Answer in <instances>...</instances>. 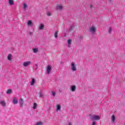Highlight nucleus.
Here are the masks:
<instances>
[{
  "label": "nucleus",
  "mask_w": 125,
  "mask_h": 125,
  "mask_svg": "<svg viewBox=\"0 0 125 125\" xmlns=\"http://www.w3.org/2000/svg\"><path fill=\"white\" fill-rule=\"evenodd\" d=\"M89 31L92 34H94L96 32V27L94 26H92L89 28Z\"/></svg>",
  "instance_id": "nucleus-1"
},
{
  "label": "nucleus",
  "mask_w": 125,
  "mask_h": 125,
  "mask_svg": "<svg viewBox=\"0 0 125 125\" xmlns=\"http://www.w3.org/2000/svg\"><path fill=\"white\" fill-rule=\"evenodd\" d=\"M101 116H97V115H93L92 116V120H94L95 121H99V120H100Z\"/></svg>",
  "instance_id": "nucleus-2"
},
{
  "label": "nucleus",
  "mask_w": 125,
  "mask_h": 125,
  "mask_svg": "<svg viewBox=\"0 0 125 125\" xmlns=\"http://www.w3.org/2000/svg\"><path fill=\"white\" fill-rule=\"evenodd\" d=\"M47 74H50V72L51 71V66L50 65H47Z\"/></svg>",
  "instance_id": "nucleus-3"
},
{
  "label": "nucleus",
  "mask_w": 125,
  "mask_h": 125,
  "mask_svg": "<svg viewBox=\"0 0 125 125\" xmlns=\"http://www.w3.org/2000/svg\"><path fill=\"white\" fill-rule=\"evenodd\" d=\"M71 70H72V71H76V70H77L76 65H75V63L74 62H72L71 63Z\"/></svg>",
  "instance_id": "nucleus-4"
},
{
  "label": "nucleus",
  "mask_w": 125,
  "mask_h": 125,
  "mask_svg": "<svg viewBox=\"0 0 125 125\" xmlns=\"http://www.w3.org/2000/svg\"><path fill=\"white\" fill-rule=\"evenodd\" d=\"M31 64V62L30 61L26 62L23 63V66L24 67H27V66H29Z\"/></svg>",
  "instance_id": "nucleus-5"
},
{
  "label": "nucleus",
  "mask_w": 125,
  "mask_h": 125,
  "mask_svg": "<svg viewBox=\"0 0 125 125\" xmlns=\"http://www.w3.org/2000/svg\"><path fill=\"white\" fill-rule=\"evenodd\" d=\"M13 104H17V103H18V100L15 97H13Z\"/></svg>",
  "instance_id": "nucleus-6"
},
{
  "label": "nucleus",
  "mask_w": 125,
  "mask_h": 125,
  "mask_svg": "<svg viewBox=\"0 0 125 125\" xmlns=\"http://www.w3.org/2000/svg\"><path fill=\"white\" fill-rule=\"evenodd\" d=\"M20 105L21 106H23V105H24V100L22 98H21L20 100Z\"/></svg>",
  "instance_id": "nucleus-7"
},
{
  "label": "nucleus",
  "mask_w": 125,
  "mask_h": 125,
  "mask_svg": "<svg viewBox=\"0 0 125 125\" xmlns=\"http://www.w3.org/2000/svg\"><path fill=\"white\" fill-rule=\"evenodd\" d=\"M111 121L112 123H115L116 122V117H115V116L112 115L111 117Z\"/></svg>",
  "instance_id": "nucleus-8"
},
{
  "label": "nucleus",
  "mask_w": 125,
  "mask_h": 125,
  "mask_svg": "<svg viewBox=\"0 0 125 125\" xmlns=\"http://www.w3.org/2000/svg\"><path fill=\"white\" fill-rule=\"evenodd\" d=\"M11 54H9L7 56V59L8 60H9L10 61H11Z\"/></svg>",
  "instance_id": "nucleus-9"
},
{
  "label": "nucleus",
  "mask_w": 125,
  "mask_h": 125,
  "mask_svg": "<svg viewBox=\"0 0 125 125\" xmlns=\"http://www.w3.org/2000/svg\"><path fill=\"white\" fill-rule=\"evenodd\" d=\"M71 91H75V90H76V86L73 85V86H71Z\"/></svg>",
  "instance_id": "nucleus-10"
},
{
  "label": "nucleus",
  "mask_w": 125,
  "mask_h": 125,
  "mask_svg": "<svg viewBox=\"0 0 125 125\" xmlns=\"http://www.w3.org/2000/svg\"><path fill=\"white\" fill-rule=\"evenodd\" d=\"M54 37L56 38V39H57L58 38V31H57L54 34Z\"/></svg>",
  "instance_id": "nucleus-11"
},
{
  "label": "nucleus",
  "mask_w": 125,
  "mask_h": 125,
  "mask_svg": "<svg viewBox=\"0 0 125 125\" xmlns=\"http://www.w3.org/2000/svg\"><path fill=\"white\" fill-rule=\"evenodd\" d=\"M0 103L1 104V105H2V106H5L6 104H5V102L2 101L0 102Z\"/></svg>",
  "instance_id": "nucleus-12"
},
{
  "label": "nucleus",
  "mask_w": 125,
  "mask_h": 125,
  "mask_svg": "<svg viewBox=\"0 0 125 125\" xmlns=\"http://www.w3.org/2000/svg\"><path fill=\"white\" fill-rule=\"evenodd\" d=\"M61 109V105L60 104H58L57 105V111H59Z\"/></svg>",
  "instance_id": "nucleus-13"
},
{
  "label": "nucleus",
  "mask_w": 125,
  "mask_h": 125,
  "mask_svg": "<svg viewBox=\"0 0 125 125\" xmlns=\"http://www.w3.org/2000/svg\"><path fill=\"white\" fill-rule=\"evenodd\" d=\"M44 27V25L43 24H41L40 26L39 27V30H42Z\"/></svg>",
  "instance_id": "nucleus-14"
},
{
  "label": "nucleus",
  "mask_w": 125,
  "mask_h": 125,
  "mask_svg": "<svg viewBox=\"0 0 125 125\" xmlns=\"http://www.w3.org/2000/svg\"><path fill=\"white\" fill-rule=\"evenodd\" d=\"M37 107H38V104H37V103H34V105H33V109L35 110V109H36Z\"/></svg>",
  "instance_id": "nucleus-15"
},
{
  "label": "nucleus",
  "mask_w": 125,
  "mask_h": 125,
  "mask_svg": "<svg viewBox=\"0 0 125 125\" xmlns=\"http://www.w3.org/2000/svg\"><path fill=\"white\" fill-rule=\"evenodd\" d=\"M9 3L11 5H13L14 4V3H13V0H9Z\"/></svg>",
  "instance_id": "nucleus-16"
},
{
  "label": "nucleus",
  "mask_w": 125,
  "mask_h": 125,
  "mask_svg": "<svg viewBox=\"0 0 125 125\" xmlns=\"http://www.w3.org/2000/svg\"><path fill=\"white\" fill-rule=\"evenodd\" d=\"M34 83H35V79H32V81L31 82V85H33Z\"/></svg>",
  "instance_id": "nucleus-17"
},
{
  "label": "nucleus",
  "mask_w": 125,
  "mask_h": 125,
  "mask_svg": "<svg viewBox=\"0 0 125 125\" xmlns=\"http://www.w3.org/2000/svg\"><path fill=\"white\" fill-rule=\"evenodd\" d=\"M7 94H9L11 93V89H8L6 92Z\"/></svg>",
  "instance_id": "nucleus-18"
},
{
  "label": "nucleus",
  "mask_w": 125,
  "mask_h": 125,
  "mask_svg": "<svg viewBox=\"0 0 125 125\" xmlns=\"http://www.w3.org/2000/svg\"><path fill=\"white\" fill-rule=\"evenodd\" d=\"M27 24H28V26H31V25H32V21H29L27 22Z\"/></svg>",
  "instance_id": "nucleus-19"
},
{
  "label": "nucleus",
  "mask_w": 125,
  "mask_h": 125,
  "mask_svg": "<svg viewBox=\"0 0 125 125\" xmlns=\"http://www.w3.org/2000/svg\"><path fill=\"white\" fill-rule=\"evenodd\" d=\"M63 8V7L61 5H59L57 7V9H62Z\"/></svg>",
  "instance_id": "nucleus-20"
},
{
  "label": "nucleus",
  "mask_w": 125,
  "mask_h": 125,
  "mask_svg": "<svg viewBox=\"0 0 125 125\" xmlns=\"http://www.w3.org/2000/svg\"><path fill=\"white\" fill-rule=\"evenodd\" d=\"M33 50L34 53H37V52H38V50L36 48H33Z\"/></svg>",
  "instance_id": "nucleus-21"
},
{
  "label": "nucleus",
  "mask_w": 125,
  "mask_h": 125,
  "mask_svg": "<svg viewBox=\"0 0 125 125\" xmlns=\"http://www.w3.org/2000/svg\"><path fill=\"white\" fill-rule=\"evenodd\" d=\"M27 4L26 3L23 4V9H26V8L27 7Z\"/></svg>",
  "instance_id": "nucleus-22"
},
{
  "label": "nucleus",
  "mask_w": 125,
  "mask_h": 125,
  "mask_svg": "<svg viewBox=\"0 0 125 125\" xmlns=\"http://www.w3.org/2000/svg\"><path fill=\"white\" fill-rule=\"evenodd\" d=\"M112 28L111 27H109L108 29V33H111L112 32Z\"/></svg>",
  "instance_id": "nucleus-23"
},
{
  "label": "nucleus",
  "mask_w": 125,
  "mask_h": 125,
  "mask_svg": "<svg viewBox=\"0 0 125 125\" xmlns=\"http://www.w3.org/2000/svg\"><path fill=\"white\" fill-rule=\"evenodd\" d=\"M71 42H72V40H68V44H71Z\"/></svg>",
  "instance_id": "nucleus-24"
},
{
  "label": "nucleus",
  "mask_w": 125,
  "mask_h": 125,
  "mask_svg": "<svg viewBox=\"0 0 125 125\" xmlns=\"http://www.w3.org/2000/svg\"><path fill=\"white\" fill-rule=\"evenodd\" d=\"M52 95H53V96H55V95H56L55 92H54V91H52Z\"/></svg>",
  "instance_id": "nucleus-25"
},
{
  "label": "nucleus",
  "mask_w": 125,
  "mask_h": 125,
  "mask_svg": "<svg viewBox=\"0 0 125 125\" xmlns=\"http://www.w3.org/2000/svg\"><path fill=\"white\" fill-rule=\"evenodd\" d=\"M42 124V122H38L36 124V125H41Z\"/></svg>",
  "instance_id": "nucleus-26"
},
{
  "label": "nucleus",
  "mask_w": 125,
  "mask_h": 125,
  "mask_svg": "<svg viewBox=\"0 0 125 125\" xmlns=\"http://www.w3.org/2000/svg\"><path fill=\"white\" fill-rule=\"evenodd\" d=\"M39 97H42V94L41 93L39 94Z\"/></svg>",
  "instance_id": "nucleus-27"
},
{
  "label": "nucleus",
  "mask_w": 125,
  "mask_h": 125,
  "mask_svg": "<svg viewBox=\"0 0 125 125\" xmlns=\"http://www.w3.org/2000/svg\"><path fill=\"white\" fill-rule=\"evenodd\" d=\"M47 15L48 16H51V14L50 13H47Z\"/></svg>",
  "instance_id": "nucleus-28"
},
{
  "label": "nucleus",
  "mask_w": 125,
  "mask_h": 125,
  "mask_svg": "<svg viewBox=\"0 0 125 125\" xmlns=\"http://www.w3.org/2000/svg\"><path fill=\"white\" fill-rule=\"evenodd\" d=\"M96 125V123H95V122H93L92 125Z\"/></svg>",
  "instance_id": "nucleus-29"
},
{
  "label": "nucleus",
  "mask_w": 125,
  "mask_h": 125,
  "mask_svg": "<svg viewBox=\"0 0 125 125\" xmlns=\"http://www.w3.org/2000/svg\"><path fill=\"white\" fill-rule=\"evenodd\" d=\"M92 7H93V6L92 5H90V8H92Z\"/></svg>",
  "instance_id": "nucleus-30"
},
{
  "label": "nucleus",
  "mask_w": 125,
  "mask_h": 125,
  "mask_svg": "<svg viewBox=\"0 0 125 125\" xmlns=\"http://www.w3.org/2000/svg\"><path fill=\"white\" fill-rule=\"evenodd\" d=\"M30 34H32V33L30 32Z\"/></svg>",
  "instance_id": "nucleus-31"
}]
</instances>
